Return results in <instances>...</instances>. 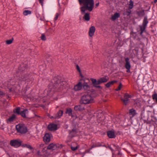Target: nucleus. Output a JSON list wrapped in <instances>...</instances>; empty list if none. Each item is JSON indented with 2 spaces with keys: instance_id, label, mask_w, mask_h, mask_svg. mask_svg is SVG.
I'll use <instances>...</instances> for the list:
<instances>
[{
  "instance_id": "nucleus-1",
  "label": "nucleus",
  "mask_w": 157,
  "mask_h": 157,
  "mask_svg": "<svg viewBox=\"0 0 157 157\" xmlns=\"http://www.w3.org/2000/svg\"><path fill=\"white\" fill-rule=\"evenodd\" d=\"M80 5L82 4L83 6L80 7V10L82 14L84 13L86 10L90 12L94 8V0H78Z\"/></svg>"
},
{
  "instance_id": "nucleus-2",
  "label": "nucleus",
  "mask_w": 157,
  "mask_h": 157,
  "mask_svg": "<svg viewBox=\"0 0 157 157\" xmlns=\"http://www.w3.org/2000/svg\"><path fill=\"white\" fill-rule=\"evenodd\" d=\"M94 102V98L89 93L83 95L81 99V102L82 104H86Z\"/></svg>"
},
{
  "instance_id": "nucleus-3",
  "label": "nucleus",
  "mask_w": 157,
  "mask_h": 157,
  "mask_svg": "<svg viewBox=\"0 0 157 157\" xmlns=\"http://www.w3.org/2000/svg\"><path fill=\"white\" fill-rule=\"evenodd\" d=\"M16 128L17 132L21 134L25 133L28 131L27 127L24 124H19L16 125Z\"/></svg>"
},
{
  "instance_id": "nucleus-4",
  "label": "nucleus",
  "mask_w": 157,
  "mask_h": 157,
  "mask_svg": "<svg viewBox=\"0 0 157 157\" xmlns=\"http://www.w3.org/2000/svg\"><path fill=\"white\" fill-rule=\"evenodd\" d=\"M19 79L21 81H25V83L27 84H31L33 80V77L29 75L21 76Z\"/></svg>"
},
{
  "instance_id": "nucleus-5",
  "label": "nucleus",
  "mask_w": 157,
  "mask_h": 157,
  "mask_svg": "<svg viewBox=\"0 0 157 157\" xmlns=\"http://www.w3.org/2000/svg\"><path fill=\"white\" fill-rule=\"evenodd\" d=\"M21 141L20 140H13L10 141V144L15 147H17L21 145Z\"/></svg>"
},
{
  "instance_id": "nucleus-6",
  "label": "nucleus",
  "mask_w": 157,
  "mask_h": 157,
  "mask_svg": "<svg viewBox=\"0 0 157 157\" xmlns=\"http://www.w3.org/2000/svg\"><path fill=\"white\" fill-rule=\"evenodd\" d=\"M90 80L94 87L100 89L101 88V86L99 85V84H100L99 79L97 80L96 79L91 78Z\"/></svg>"
},
{
  "instance_id": "nucleus-7",
  "label": "nucleus",
  "mask_w": 157,
  "mask_h": 157,
  "mask_svg": "<svg viewBox=\"0 0 157 157\" xmlns=\"http://www.w3.org/2000/svg\"><path fill=\"white\" fill-rule=\"evenodd\" d=\"M125 67L127 70V72L129 73L130 72V69L131 67V65L130 62V59L127 57L125 58Z\"/></svg>"
},
{
  "instance_id": "nucleus-8",
  "label": "nucleus",
  "mask_w": 157,
  "mask_h": 157,
  "mask_svg": "<svg viewBox=\"0 0 157 157\" xmlns=\"http://www.w3.org/2000/svg\"><path fill=\"white\" fill-rule=\"evenodd\" d=\"M131 96L130 95L127 94H126L124 95V99H121V100L123 101L124 104L125 105H127L130 102L129 98Z\"/></svg>"
},
{
  "instance_id": "nucleus-9",
  "label": "nucleus",
  "mask_w": 157,
  "mask_h": 157,
  "mask_svg": "<svg viewBox=\"0 0 157 157\" xmlns=\"http://www.w3.org/2000/svg\"><path fill=\"white\" fill-rule=\"evenodd\" d=\"M82 88V84L81 82H79L74 86L73 89L75 91H78L81 90Z\"/></svg>"
},
{
  "instance_id": "nucleus-10",
  "label": "nucleus",
  "mask_w": 157,
  "mask_h": 157,
  "mask_svg": "<svg viewBox=\"0 0 157 157\" xmlns=\"http://www.w3.org/2000/svg\"><path fill=\"white\" fill-rule=\"evenodd\" d=\"M48 128L50 131H56L57 129V125L56 124H50L48 125Z\"/></svg>"
},
{
  "instance_id": "nucleus-11",
  "label": "nucleus",
  "mask_w": 157,
  "mask_h": 157,
  "mask_svg": "<svg viewBox=\"0 0 157 157\" xmlns=\"http://www.w3.org/2000/svg\"><path fill=\"white\" fill-rule=\"evenodd\" d=\"M138 114L136 110L133 109H132L129 110V114L131 119L133 118Z\"/></svg>"
},
{
  "instance_id": "nucleus-12",
  "label": "nucleus",
  "mask_w": 157,
  "mask_h": 157,
  "mask_svg": "<svg viewBox=\"0 0 157 157\" xmlns=\"http://www.w3.org/2000/svg\"><path fill=\"white\" fill-rule=\"evenodd\" d=\"M51 135L49 133L45 134L43 137L44 141L46 143L49 142L51 140Z\"/></svg>"
},
{
  "instance_id": "nucleus-13",
  "label": "nucleus",
  "mask_w": 157,
  "mask_h": 157,
  "mask_svg": "<svg viewBox=\"0 0 157 157\" xmlns=\"http://www.w3.org/2000/svg\"><path fill=\"white\" fill-rule=\"evenodd\" d=\"M95 30V27L94 26H92L90 28L89 32V35L90 36L92 37L94 36Z\"/></svg>"
},
{
  "instance_id": "nucleus-14",
  "label": "nucleus",
  "mask_w": 157,
  "mask_h": 157,
  "mask_svg": "<svg viewBox=\"0 0 157 157\" xmlns=\"http://www.w3.org/2000/svg\"><path fill=\"white\" fill-rule=\"evenodd\" d=\"M107 135L110 138H115L116 137L115 132L113 131H109L107 132Z\"/></svg>"
},
{
  "instance_id": "nucleus-15",
  "label": "nucleus",
  "mask_w": 157,
  "mask_h": 157,
  "mask_svg": "<svg viewBox=\"0 0 157 157\" xmlns=\"http://www.w3.org/2000/svg\"><path fill=\"white\" fill-rule=\"evenodd\" d=\"M120 16V14L119 13L116 12L112 16L111 19L112 21H114L119 17Z\"/></svg>"
},
{
  "instance_id": "nucleus-16",
  "label": "nucleus",
  "mask_w": 157,
  "mask_h": 157,
  "mask_svg": "<svg viewBox=\"0 0 157 157\" xmlns=\"http://www.w3.org/2000/svg\"><path fill=\"white\" fill-rule=\"evenodd\" d=\"M16 118V116L13 114L7 120L6 122L8 124L11 123Z\"/></svg>"
},
{
  "instance_id": "nucleus-17",
  "label": "nucleus",
  "mask_w": 157,
  "mask_h": 157,
  "mask_svg": "<svg viewBox=\"0 0 157 157\" xmlns=\"http://www.w3.org/2000/svg\"><path fill=\"white\" fill-rule=\"evenodd\" d=\"M82 85V88L85 90H89L90 89V86L86 82H84Z\"/></svg>"
},
{
  "instance_id": "nucleus-18",
  "label": "nucleus",
  "mask_w": 157,
  "mask_h": 157,
  "mask_svg": "<svg viewBox=\"0 0 157 157\" xmlns=\"http://www.w3.org/2000/svg\"><path fill=\"white\" fill-rule=\"evenodd\" d=\"M74 109L76 111H81L84 109V108L81 105H76L74 107Z\"/></svg>"
},
{
  "instance_id": "nucleus-19",
  "label": "nucleus",
  "mask_w": 157,
  "mask_h": 157,
  "mask_svg": "<svg viewBox=\"0 0 157 157\" xmlns=\"http://www.w3.org/2000/svg\"><path fill=\"white\" fill-rule=\"evenodd\" d=\"M63 114V111L61 110H60L59 111L58 113L56 114L54 117V118L55 119L56 118H60L62 115Z\"/></svg>"
},
{
  "instance_id": "nucleus-20",
  "label": "nucleus",
  "mask_w": 157,
  "mask_h": 157,
  "mask_svg": "<svg viewBox=\"0 0 157 157\" xmlns=\"http://www.w3.org/2000/svg\"><path fill=\"white\" fill-rule=\"evenodd\" d=\"M108 80L109 78L107 76H105L104 77L101 78L99 79L100 84L106 82Z\"/></svg>"
},
{
  "instance_id": "nucleus-21",
  "label": "nucleus",
  "mask_w": 157,
  "mask_h": 157,
  "mask_svg": "<svg viewBox=\"0 0 157 157\" xmlns=\"http://www.w3.org/2000/svg\"><path fill=\"white\" fill-rule=\"evenodd\" d=\"M83 19L85 21H88L90 20V13H85L84 17L83 18Z\"/></svg>"
},
{
  "instance_id": "nucleus-22",
  "label": "nucleus",
  "mask_w": 157,
  "mask_h": 157,
  "mask_svg": "<svg viewBox=\"0 0 157 157\" xmlns=\"http://www.w3.org/2000/svg\"><path fill=\"white\" fill-rule=\"evenodd\" d=\"M72 110L70 108H68L66 110V113H67L69 116H71L72 117H74V115L72 114Z\"/></svg>"
},
{
  "instance_id": "nucleus-23",
  "label": "nucleus",
  "mask_w": 157,
  "mask_h": 157,
  "mask_svg": "<svg viewBox=\"0 0 157 157\" xmlns=\"http://www.w3.org/2000/svg\"><path fill=\"white\" fill-rule=\"evenodd\" d=\"M28 113V110L27 109H25L21 111L20 114L22 117H26V114Z\"/></svg>"
},
{
  "instance_id": "nucleus-24",
  "label": "nucleus",
  "mask_w": 157,
  "mask_h": 157,
  "mask_svg": "<svg viewBox=\"0 0 157 157\" xmlns=\"http://www.w3.org/2000/svg\"><path fill=\"white\" fill-rule=\"evenodd\" d=\"M117 82V81L114 80L112 81H110L107 83L106 85V86L107 87L109 88L110 86L113 85L114 83Z\"/></svg>"
},
{
  "instance_id": "nucleus-25",
  "label": "nucleus",
  "mask_w": 157,
  "mask_h": 157,
  "mask_svg": "<svg viewBox=\"0 0 157 157\" xmlns=\"http://www.w3.org/2000/svg\"><path fill=\"white\" fill-rule=\"evenodd\" d=\"M146 26L144 25H142L140 26V29L141 30L140 34L142 35L143 32L145 31Z\"/></svg>"
},
{
  "instance_id": "nucleus-26",
  "label": "nucleus",
  "mask_w": 157,
  "mask_h": 157,
  "mask_svg": "<svg viewBox=\"0 0 157 157\" xmlns=\"http://www.w3.org/2000/svg\"><path fill=\"white\" fill-rule=\"evenodd\" d=\"M55 147H56L55 144L52 143L48 145L47 147V148L49 149H53Z\"/></svg>"
},
{
  "instance_id": "nucleus-27",
  "label": "nucleus",
  "mask_w": 157,
  "mask_h": 157,
  "mask_svg": "<svg viewBox=\"0 0 157 157\" xmlns=\"http://www.w3.org/2000/svg\"><path fill=\"white\" fill-rule=\"evenodd\" d=\"M60 13H56L55 15V17L54 18V21L55 23H56V21L57 20L59 16L60 15Z\"/></svg>"
},
{
  "instance_id": "nucleus-28",
  "label": "nucleus",
  "mask_w": 157,
  "mask_h": 157,
  "mask_svg": "<svg viewBox=\"0 0 157 157\" xmlns=\"http://www.w3.org/2000/svg\"><path fill=\"white\" fill-rule=\"evenodd\" d=\"M148 22L147 21V18L146 17H145L144 18L143 22V23L142 25H144L145 26H147V24L148 23Z\"/></svg>"
},
{
  "instance_id": "nucleus-29",
  "label": "nucleus",
  "mask_w": 157,
  "mask_h": 157,
  "mask_svg": "<svg viewBox=\"0 0 157 157\" xmlns=\"http://www.w3.org/2000/svg\"><path fill=\"white\" fill-rule=\"evenodd\" d=\"M133 2L132 0H130L129 2V9L131 10L133 8Z\"/></svg>"
},
{
  "instance_id": "nucleus-30",
  "label": "nucleus",
  "mask_w": 157,
  "mask_h": 157,
  "mask_svg": "<svg viewBox=\"0 0 157 157\" xmlns=\"http://www.w3.org/2000/svg\"><path fill=\"white\" fill-rule=\"evenodd\" d=\"M31 12L29 10H25L23 12V14L25 16H27L29 14H30Z\"/></svg>"
},
{
  "instance_id": "nucleus-31",
  "label": "nucleus",
  "mask_w": 157,
  "mask_h": 157,
  "mask_svg": "<svg viewBox=\"0 0 157 157\" xmlns=\"http://www.w3.org/2000/svg\"><path fill=\"white\" fill-rule=\"evenodd\" d=\"M52 88V87H51L50 86H49L48 88L49 89H46L45 90V93H46L47 95H48L49 94L51 91V88Z\"/></svg>"
},
{
  "instance_id": "nucleus-32",
  "label": "nucleus",
  "mask_w": 157,
  "mask_h": 157,
  "mask_svg": "<svg viewBox=\"0 0 157 157\" xmlns=\"http://www.w3.org/2000/svg\"><path fill=\"white\" fill-rule=\"evenodd\" d=\"M131 10L129 9L128 11H126L124 13V15L127 16H129L131 13Z\"/></svg>"
},
{
  "instance_id": "nucleus-33",
  "label": "nucleus",
  "mask_w": 157,
  "mask_h": 157,
  "mask_svg": "<svg viewBox=\"0 0 157 157\" xmlns=\"http://www.w3.org/2000/svg\"><path fill=\"white\" fill-rule=\"evenodd\" d=\"M13 112L14 113H17V114H20V108H17V109H15V110H13Z\"/></svg>"
},
{
  "instance_id": "nucleus-34",
  "label": "nucleus",
  "mask_w": 157,
  "mask_h": 157,
  "mask_svg": "<svg viewBox=\"0 0 157 157\" xmlns=\"http://www.w3.org/2000/svg\"><path fill=\"white\" fill-rule=\"evenodd\" d=\"M152 97L153 99L157 102V93H155L153 94L152 95Z\"/></svg>"
},
{
  "instance_id": "nucleus-35",
  "label": "nucleus",
  "mask_w": 157,
  "mask_h": 157,
  "mask_svg": "<svg viewBox=\"0 0 157 157\" xmlns=\"http://www.w3.org/2000/svg\"><path fill=\"white\" fill-rule=\"evenodd\" d=\"M13 41V39L12 38L9 40H7L6 41V43L7 44H11Z\"/></svg>"
},
{
  "instance_id": "nucleus-36",
  "label": "nucleus",
  "mask_w": 157,
  "mask_h": 157,
  "mask_svg": "<svg viewBox=\"0 0 157 157\" xmlns=\"http://www.w3.org/2000/svg\"><path fill=\"white\" fill-rule=\"evenodd\" d=\"M41 40L45 41L46 40V38L45 36V35L44 34H42L41 35Z\"/></svg>"
},
{
  "instance_id": "nucleus-37",
  "label": "nucleus",
  "mask_w": 157,
  "mask_h": 157,
  "mask_svg": "<svg viewBox=\"0 0 157 157\" xmlns=\"http://www.w3.org/2000/svg\"><path fill=\"white\" fill-rule=\"evenodd\" d=\"M101 145H95V144H93L92 146L90 148L89 150V151H90L93 148H94V147H99Z\"/></svg>"
},
{
  "instance_id": "nucleus-38",
  "label": "nucleus",
  "mask_w": 157,
  "mask_h": 157,
  "mask_svg": "<svg viewBox=\"0 0 157 157\" xmlns=\"http://www.w3.org/2000/svg\"><path fill=\"white\" fill-rule=\"evenodd\" d=\"M25 146L30 150H31L33 149L31 146L29 144H25Z\"/></svg>"
},
{
  "instance_id": "nucleus-39",
  "label": "nucleus",
  "mask_w": 157,
  "mask_h": 157,
  "mask_svg": "<svg viewBox=\"0 0 157 157\" xmlns=\"http://www.w3.org/2000/svg\"><path fill=\"white\" fill-rule=\"evenodd\" d=\"M122 84L121 83H120L119 84V86L118 87V88L116 90V91H118V90H120L121 88V87H122Z\"/></svg>"
},
{
  "instance_id": "nucleus-40",
  "label": "nucleus",
  "mask_w": 157,
  "mask_h": 157,
  "mask_svg": "<svg viewBox=\"0 0 157 157\" xmlns=\"http://www.w3.org/2000/svg\"><path fill=\"white\" fill-rule=\"evenodd\" d=\"M78 148V146H77L75 147H73L72 146H71V149L72 151H75Z\"/></svg>"
},
{
  "instance_id": "nucleus-41",
  "label": "nucleus",
  "mask_w": 157,
  "mask_h": 157,
  "mask_svg": "<svg viewBox=\"0 0 157 157\" xmlns=\"http://www.w3.org/2000/svg\"><path fill=\"white\" fill-rule=\"evenodd\" d=\"M76 68H77V69L79 71V72H80L81 71H80V68L78 65H77L76 66Z\"/></svg>"
},
{
  "instance_id": "nucleus-42",
  "label": "nucleus",
  "mask_w": 157,
  "mask_h": 157,
  "mask_svg": "<svg viewBox=\"0 0 157 157\" xmlns=\"http://www.w3.org/2000/svg\"><path fill=\"white\" fill-rule=\"evenodd\" d=\"M40 3L42 5H43V2L44 0H39Z\"/></svg>"
},
{
  "instance_id": "nucleus-43",
  "label": "nucleus",
  "mask_w": 157,
  "mask_h": 157,
  "mask_svg": "<svg viewBox=\"0 0 157 157\" xmlns=\"http://www.w3.org/2000/svg\"><path fill=\"white\" fill-rule=\"evenodd\" d=\"M3 94V93L2 91H0V95H2Z\"/></svg>"
},
{
  "instance_id": "nucleus-44",
  "label": "nucleus",
  "mask_w": 157,
  "mask_h": 157,
  "mask_svg": "<svg viewBox=\"0 0 157 157\" xmlns=\"http://www.w3.org/2000/svg\"><path fill=\"white\" fill-rule=\"evenodd\" d=\"M99 5V3L98 2V3H96V4L95 5H96V7H97Z\"/></svg>"
},
{
  "instance_id": "nucleus-45",
  "label": "nucleus",
  "mask_w": 157,
  "mask_h": 157,
  "mask_svg": "<svg viewBox=\"0 0 157 157\" xmlns=\"http://www.w3.org/2000/svg\"><path fill=\"white\" fill-rule=\"evenodd\" d=\"M101 121V120H98V122H100Z\"/></svg>"
},
{
  "instance_id": "nucleus-46",
  "label": "nucleus",
  "mask_w": 157,
  "mask_h": 157,
  "mask_svg": "<svg viewBox=\"0 0 157 157\" xmlns=\"http://www.w3.org/2000/svg\"><path fill=\"white\" fill-rule=\"evenodd\" d=\"M157 1V0H155V2H156Z\"/></svg>"
}]
</instances>
